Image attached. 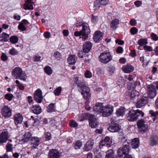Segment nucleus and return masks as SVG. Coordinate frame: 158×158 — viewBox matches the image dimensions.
<instances>
[{
	"mask_svg": "<svg viewBox=\"0 0 158 158\" xmlns=\"http://www.w3.org/2000/svg\"><path fill=\"white\" fill-rule=\"evenodd\" d=\"M94 111L98 112L103 117H106L110 115L113 111V106L110 104L104 106L101 103H96L93 107Z\"/></svg>",
	"mask_w": 158,
	"mask_h": 158,
	"instance_id": "obj_1",
	"label": "nucleus"
},
{
	"mask_svg": "<svg viewBox=\"0 0 158 158\" xmlns=\"http://www.w3.org/2000/svg\"><path fill=\"white\" fill-rule=\"evenodd\" d=\"M140 115H141L142 117H143L144 114L141 110H131L128 113L127 117L129 121H135L138 118V117L140 116Z\"/></svg>",
	"mask_w": 158,
	"mask_h": 158,
	"instance_id": "obj_2",
	"label": "nucleus"
},
{
	"mask_svg": "<svg viewBox=\"0 0 158 158\" xmlns=\"http://www.w3.org/2000/svg\"><path fill=\"white\" fill-rule=\"evenodd\" d=\"M12 75L15 78L19 79L24 81H25L27 79L26 75L25 72L19 67H16L13 69Z\"/></svg>",
	"mask_w": 158,
	"mask_h": 158,
	"instance_id": "obj_3",
	"label": "nucleus"
},
{
	"mask_svg": "<svg viewBox=\"0 0 158 158\" xmlns=\"http://www.w3.org/2000/svg\"><path fill=\"white\" fill-rule=\"evenodd\" d=\"M98 59L100 62L106 64L112 60V57L109 52H103L100 54Z\"/></svg>",
	"mask_w": 158,
	"mask_h": 158,
	"instance_id": "obj_4",
	"label": "nucleus"
},
{
	"mask_svg": "<svg viewBox=\"0 0 158 158\" xmlns=\"http://www.w3.org/2000/svg\"><path fill=\"white\" fill-rule=\"evenodd\" d=\"M79 90L81 92V94L85 99H89L90 96L89 88L83 84V85H81L78 88Z\"/></svg>",
	"mask_w": 158,
	"mask_h": 158,
	"instance_id": "obj_5",
	"label": "nucleus"
},
{
	"mask_svg": "<svg viewBox=\"0 0 158 158\" xmlns=\"http://www.w3.org/2000/svg\"><path fill=\"white\" fill-rule=\"evenodd\" d=\"M87 116L89 118L90 126L92 128H95L97 127L98 124L95 117L89 114H87Z\"/></svg>",
	"mask_w": 158,
	"mask_h": 158,
	"instance_id": "obj_6",
	"label": "nucleus"
},
{
	"mask_svg": "<svg viewBox=\"0 0 158 158\" xmlns=\"http://www.w3.org/2000/svg\"><path fill=\"white\" fill-rule=\"evenodd\" d=\"M34 100L38 103H41L43 100V97L42 95L41 90L39 89L36 90L34 94Z\"/></svg>",
	"mask_w": 158,
	"mask_h": 158,
	"instance_id": "obj_7",
	"label": "nucleus"
},
{
	"mask_svg": "<svg viewBox=\"0 0 158 158\" xmlns=\"http://www.w3.org/2000/svg\"><path fill=\"white\" fill-rule=\"evenodd\" d=\"M138 127L141 132H144L146 131L148 128V126L144 120L141 119L137 122Z\"/></svg>",
	"mask_w": 158,
	"mask_h": 158,
	"instance_id": "obj_8",
	"label": "nucleus"
},
{
	"mask_svg": "<svg viewBox=\"0 0 158 158\" xmlns=\"http://www.w3.org/2000/svg\"><path fill=\"white\" fill-rule=\"evenodd\" d=\"M129 146L127 145H124L123 147L119 148L117 154L120 157L123 156V155L127 154L129 152Z\"/></svg>",
	"mask_w": 158,
	"mask_h": 158,
	"instance_id": "obj_9",
	"label": "nucleus"
},
{
	"mask_svg": "<svg viewBox=\"0 0 158 158\" xmlns=\"http://www.w3.org/2000/svg\"><path fill=\"white\" fill-rule=\"evenodd\" d=\"M112 143V140L110 137L108 136H106L100 143L99 148H101L103 146L108 148L111 146Z\"/></svg>",
	"mask_w": 158,
	"mask_h": 158,
	"instance_id": "obj_10",
	"label": "nucleus"
},
{
	"mask_svg": "<svg viewBox=\"0 0 158 158\" xmlns=\"http://www.w3.org/2000/svg\"><path fill=\"white\" fill-rule=\"evenodd\" d=\"M148 89V95L151 98H153L156 94L155 88H153V86L152 85H147Z\"/></svg>",
	"mask_w": 158,
	"mask_h": 158,
	"instance_id": "obj_11",
	"label": "nucleus"
},
{
	"mask_svg": "<svg viewBox=\"0 0 158 158\" xmlns=\"http://www.w3.org/2000/svg\"><path fill=\"white\" fill-rule=\"evenodd\" d=\"M2 114L5 118H8L11 115V111L8 106H5L2 109Z\"/></svg>",
	"mask_w": 158,
	"mask_h": 158,
	"instance_id": "obj_12",
	"label": "nucleus"
},
{
	"mask_svg": "<svg viewBox=\"0 0 158 158\" xmlns=\"http://www.w3.org/2000/svg\"><path fill=\"white\" fill-rule=\"evenodd\" d=\"M40 139L37 137H33L31 142V148L32 149L36 148L40 144Z\"/></svg>",
	"mask_w": 158,
	"mask_h": 158,
	"instance_id": "obj_13",
	"label": "nucleus"
},
{
	"mask_svg": "<svg viewBox=\"0 0 158 158\" xmlns=\"http://www.w3.org/2000/svg\"><path fill=\"white\" fill-rule=\"evenodd\" d=\"M60 155L59 152L57 149H52L49 151V158H59Z\"/></svg>",
	"mask_w": 158,
	"mask_h": 158,
	"instance_id": "obj_14",
	"label": "nucleus"
},
{
	"mask_svg": "<svg viewBox=\"0 0 158 158\" xmlns=\"http://www.w3.org/2000/svg\"><path fill=\"white\" fill-rule=\"evenodd\" d=\"M148 102V98L147 97H143L136 103V106L137 108H140L147 103Z\"/></svg>",
	"mask_w": 158,
	"mask_h": 158,
	"instance_id": "obj_15",
	"label": "nucleus"
},
{
	"mask_svg": "<svg viewBox=\"0 0 158 158\" xmlns=\"http://www.w3.org/2000/svg\"><path fill=\"white\" fill-rule=\"evenodd\" d=\"M8 134L7 131L2 132L0 135V143L2 144L6 142L9 138Z\"/></svg>",
	"mask_w": 158,
	"mask_h": 158,
	"instance_id": "obj_16",
	"label": "nucleus"
},
{
	"mask_svg": "<svg viewBox=\"0 0 158 158\" xmlns=\"http://www.w3.org/2000/svg\"><path fill=\"white\" fill-rule=\"evenodd\" d=\"M102 33L99 31H96L94 33L93 39L96 42H98L100 41L102 38Z\"/></svg>",
	"mask_w": 158,
	"mask_h": 158,
	"instance_id": "obj_17",
	"label": "nucleus"
},
{
	"mask_svg": "<svg viewBox=\"0 0 158 158\" xmlns=\"http://www.w3.org/2000/svg\"><path fill=\"white\" fill-rule=\"evenodd\" d=\"M122 70L125 73H129L134 70V67L130 64H127L122 67Z\"/></svg>",
	"mask_w": 158,
	"mask_h": 158,
	"instance_id": "obj_18",
	"label": "nucleus"
},
{
	"mask_svg": "<svg viewBox=\"0 0 158 158\" xmlns=\"http://www.w3.org/2000/svg\"><path fill=\"white\" fill-rule=\"evenodd\" d=\"M94 143V141L93 140L87 142L84 147V150L89 151L90 150L93 148Z\"/></svg>",
	"mask_w": 158,
	"mask_h": 158,
	"instance_id": "obj_19",
	"label": "nucleus"
},
{
	"mask_svg": "<svg viewBox=\"0 0 158 158\" xmlns=\"http://www.w3.org/2000/svg\"><path fill=\"white\" fill-rule=\"evenodd\" d=\"M119 24V21L118 19H114L111 21L110 27L111 29L115 30L118 27Z\"/></svg>",
	"mask_w": 158,
	"mask_h": 158,
	"instance_id": "obj_20",
	"label": "nucleus"
},
{
	"mask_svg": "<svg viewBox=\"0 0 158 158\" xmlns=\"http://www.w3.org/2000/svg\"><path fill=\"white\" fill-rule=\"evenodd\" d=\"M119 125L116 123L111 125L108 128V130L112 132H118L119 131Z\"/></svg>",
	"mask_w": 158,
	"mask_h": 158,
	"instance_id": "obj_21",
	"label": "nucleus"
},
{
	"mask_svg": "<svg viewBox=\"0 0 158 158\" xmlns=\"http://www.w3.org/2000/svg\"><path fill=\"white\" fill-rule=\"evenodd\" d=\"M15 123L16 125L22 122L23 117L22 115L19 114H16L14 116Z\"/></svg>",
	"mask_w": 158,
	"mask_h": 158,
	"instance_id": "obj_22",
	"label": "nucleus"
},
{
	"mask_svg": "<svg viewBox=\"0 0 158 158\" xmlns=\"http://www.w3.org/2000/svg\"><path fill=\"white\" fill-rule=\"evenodd\" d=\"M33 3L32 0H27L24 4V9L25 10H32L33 9V7L32 4Z\"/></svg>",
	"mask_w": 158,
	"mask_h": 158,
	"instance_id": "obj_23",
	"label": "nucleus"
},
{
	"mask_svg": "<svg viewBox=\"0 0 158 158\" xmlns=\"http://www.w3.org/2000/svg\"><path fill=\"white\" fill-rule=\"evenodd\" d=\"M92 44L91 43L87 42L85 43L83 46V50L85 53H88L91 49Z\"/></svg>",
	"mask_w": 158,
	"mask_h": 158,
	"instance_id": "obj_24",
	"label": "nucleus"
},
{
	"mask_svg": "<svg viewBox=\"0 0 158 158\" xmlns=\"http://www.w3.org/2000/svg\"><path fill=\"white\" fill-rule=\"evenodd\" d=\"M77 61V57L75 55L69 56L67 59L68 63L71 64H74Z\"/></svg>",
	"mask_w": 158,
	"mask_h": 158,
	"instance_id": "obj_25",
	"label": "nucleus"
},
{
	"mask_svg": "<svg viewBox=\"0 0 158 158\" xmlns=\"http://www.w3.org/2000/svg\"><path fill=\"white\" fill-rule=\"evenodd\" d=\"M32 110L33 113L36 114H39L42 112L41 107L37 105L33 106L32 108Z\"/></svg>",
	"mask_w": 158,
	"mask_h": 158,
	"instance_id": "obj_26",
	"label": "nucleus"
},
{
	"mask_svg": "<svg viewBox=\"0 0 158 158\" xmlns=\"http://www.w3.org/2000/svg\"><path fill=\"white\" fill-rule=\"evenodd\" d=\"M31 135L30 132L26 133L22 136L21 140L23 142H27L31 138Z\"/></svg>",
	"mask_w": 158,
	"mask_h": 158,
	"instance_id": "obj_27",
	"label": "nucleus"
},
{
	"mask_svg": "<svg viewBox=\"0 0 158 158\" xmlns=\"http://www.w3.org/2000/svg\"><path fill=\"white\" fill-rule=\"evenodd\" d=\"M139 142L138 138L133 139L131 142V145L132 148H136L138 147L139 145Z\"/></svg>",
	"mask_w": 158,
	"mask_h": 158,
	"instance_id": "obj_28",
	"label": "nucleus"
},
{
	"mask_svg": "<svg viewBox=\"0 0 158 158\" xmlns=\"http://www.w3.org/2000/svg\"><path fill=\"white\" fill-rule=\"evenodd\" d=\"M9 35L5 33H3L0 37V41L2 42H6L8 39Z\"/></svg>",
	"mask_w": 158,
	"mask_h": 158,
	"instance_id": "obj_29",
	"label": "nucleus"
},
{
	"mask_svg": "<svg viewBox=\"0 0 158 158\" xmlns=\"http://www.w3.org/2000/svg\"><path fill=\"white\" fill-rule=\"evenodd\" d=\"M81 33H89L90 32L88 24L87 23H83L82 24V28L81 30Z\"/></svg>",
	"mask_w": 158,
	"mask_h": 158,
	"instance_id": "obj_30",
	"label": "nucleus"
},
{
	"mask_svg": "<svg viewBox=\"0 0 158 158\" xmlns=\"http://www.w3.org/2000/svg\"><path fill=\"white\" fill-rule=\"evenodd\" d=\"M74 81L75 84H77L78 87L81 86V85H83L84 83L82 82L81 78L75 77L74 79Z\"/></svg>",
	"mask_w": 158,
	"mask_h": 158,
	"instance_id": "obj_31",
	"label": "nucleus"
},
{
	"mask_svg": "<svg viewBox=\"0 0 158 158\" xmlns=\"http://www.w3.org/2000/svg\"><path fill=\"white\" fill-rule=\"evenodd\" d=\"M125 109L124 107H120L116 112V114L118 116H121L123 115L125 113Z\"/></svg>",
	"mask_w": 158,
	"mask_h": 158,
	"instance_id": "obj_32",
	"label": "nucleus"
},
{
	"mask_svg": "<svg viewBox=\"0 0 158 158\" xmlns=\"http://www.w3.org/2000/svg\"><path fill=\"white\" fill-rule=\"evenodd\" d=\"M139 94V92L136 90H134L131 91L129 94L130 99H134L136 97H138Z\"/></svg>",
	"mask_w": 158,
	"mask_h": 158,
	"instance_id": "obj_33",
	"label": "nucleus"
},
{
	"mask_svg": "<svg viewBox=\"0 0 158 158\" xmlns=\"http://www.w3.org/2000/svg\"><path fill=\"white\" fill-rule=\"evenodd\" d=\"M13 145L12 143L8 142L6 146V153L8 152H12L13 150Z\"/></svg>",
	"mask_w": 158,
	"mask_h": 158,
	"instance_id": "obj_34",
	"label": "nucleus"
},
{
	"mask_svg": "<svg viewBox=\"0 0 158 158\" xmlns=\"http://www.w3.org/2000/svg\"><path fill=\"white\" fill-rule=\"evenodd\" d=\"M148 40L147 39H141L138 41V44L140 46H143L148 44Z\"/></svg>",
	"mask_w": 158,
	"mask_h": 158,
	"instance_id": "obj_35",
	"label": "nucleus"
},
{
	"mask_svg": "<svg viewBox=\"0 0 158 158\" xmlns=\"http://www.w3.org/2000/svg\"><path fill=\"white\" fill-rule=\"evenodd\" d=\"M10 42L13 44L17 43L18 41V38L15 35L11 36L10 39Z\"/></svg>",
	"mask_w": 158,
	"mask_h": 158,
	"instance_id": "obj_36",
	"label": "nucleus"
},
{
	"mask_svg": "<svg viewBox=\"0 0 158 158\" xmlns=\"http://www.w3.org/2000/svg\"><path fill=\"white\" fill-rule=\"evenodd\" d=\"M45 72L48 75L51 74L52 73V70L51 68L49 66H46L44 68Z\"/></svg>",
	"mask_w": 158,
	"mask_h": 158,
	"instance_id": "obj_37",
	"label": "nucleus"
},
{
	"mask_svg": "<svg viewBox=\"0 0 158 158\" xmlns=\"http://www.w3.org/2000/svg\"><path fill=\"white\" fill-rule=\"evenodd\" d=\"M48 111L49 112H51L54 111V104L53 103L50 104L48 107Z\"/></svg>",
	"mask_w": 158,
	"mask_h": 158,
	"instance_id": "obj_38",
	"label": "nucleus"
},
{
	"mask_svg": "<svg viewBox=\"0 0 158 158\" xmlns=\"http://www.w3.org/2000/svg\"><path fill=\"white\" fill-rule=\"evenodd\" d=\"M101 5L98 0H96L94 3V9H98Z\"/></svg>",
	"mask_w": 158,
	"mask_h": 158,
	"instance_id": "obj_39",
	"label": "nucleus"
},
{
	"mask_svg": "<svg viewBox=\"0 0 158 158\" xmlns=\"http://www.w3.org/2000/svg\"><path fill=\"white\" fill-rule=\"evenodd\" d=\"M82 143L79 140L77 141L74 144V147L76 149H79L82 146Z\"/></svg>",
	"mask_w": 158,
	"mask_h": 158,
	"instance_id": "obj_40",
	"label": "nucleus"
},
{
	"mask_svg": "<svg viewBox=\"0 0 158 158\" xmlns=\"http://www.w3.org/2000/svg\"><path fill=\"white\" fill-rule=\"evenodd\" d=\"M54 56L55 58L58 60H60L62 58L61 54L58 52H56L54 53Z\"/></svg>",
	"mask_w": 158,
	"mask_h": 158,
	"instance_id": "obj_41",
	"label": "nucleus"
},
{
	"mask_svg": "<svg viewBox=\"0 0 158 158\" xmlns=\"http://www.w3.org/2000/svg\"><path fill=\"white\" fill-rule=\"evenodd\" d=\"M62 90V88L60 86L57 88L54 92V94L56 96H58L60 94Z\"/></svg>",
	"mask_w": 158,
	"mask_h": 158,
	"instance_id": "obj_42",
	"label": "nucleus"
},
{
	"mask_svg": "<svg viewBox=\"0 0 158 158\" xmlns=\"http://www.w3.org/2000/svg\"><path fill=\"white\" fill-rule=\"evenodd\" d=\"M9 53L12 55H17L18 54V52L15 49L13 48L9 50Z\"/></svg>",
	"mask_w": 158,
	"mask_h": 158,
	"instance_id": "obj_43",
	"label": "nucleus"
},
{
	"mask_svg": "<svg viewBox=\"0 0 158 158\" xmlns=\"http://www.w3.org/2000/svg\"><path fill=\"white\" fill-rule=\"evenodd\" d=\"M158 139L152 138L150 140V144L152 146L156 145L157 143Z\"/></svg>",
	"mask_w": 158,
	"mask_h": 158,
	"instance_id": "obj_44",
	"label": "nucleus"
},
{
	"mask_svg": "<svg viewBox=\"0 0 158 158\" xmlns=\"http://www.w3.org/2000/svg\"><path fill=\"white\" fill-rule=\"evenodd\" d=\"M114 153L112 150L110 151L106 155V158H114Z\"/></svg>",
	"mask_w": 158,
	"mask_h": 158,
	"instance_id": "obj_45",
	"label": "nucleus"
},
{
	"mask_svg": "<svg viewBox=\"0 0 158 158\" xmlns=\"http://www.w3.org/2000/svg\"><path fill=\"white\" fill-rule=\"evenodd\" d=\"M92 58V55H86V56H85V62H89Z\"/></svg>",
	"mask_w": 158,
	"mask_h": 158,
	"instance_id": "obj_46",
	"label": "nucleus"
},
{
	"mask_svg": "<svg viewBox=\"0 0 158 158\" xmlns=\"http://www.w3.org/2000/svg\"><path fill=\"white\" fill-rule=\"evenodd\" d=\"M89 33H81V36L82 40L85 41L87 40L88 38V34Z\"/></svg>",
	"mask_w": 158,
	"mask_h": 158,
	"instance_id": "obj_47",
	"label": "nucleus"
},
{
	"mask_svg": "<svg viewBox=\"0 0 158 158\" xmlns=\"http://www.w3.org/2000/svg\"><path fill=\"white\" fill-rule=\"evenodd\" d=\"M85 75L86 78H90L92 77V73L88 70H86L85 72Z\"/></svg>",
	"mask_w": 158,
	"mask_h": 158,
	"instance_id": "obj_48",
	"label": "nucleus"
},
{
	"mask_svg": "<svg viewBox=\"0 0 158 158\" xmlns=\"http://www.w3.org/2000/svg\"><path fill=\"white\" fill-rule=\"evenodd\" d=\"M70 126L73 127H76L78 126V124L74 121L71 120L69 123Z\"/></svg>",
	"mask_w": 158,
	"mask_h": 158,
	"instance_id": "obj_49",
	"label": "nucleus"
},
{
	"mask_svg": "<svg viewBox=\"0 0 158 158\" xmlns=\"http://www.w3.org/2000/svg\"><path fill=\"white\" fill-rule=\"evenodd\" d=\"M13 96L12 94H6L5 96V98L9 101L11 100Z\"/></svg>",
	"mask_w": 158,
	"mask_h": 158,
	"instance_id": "obj_50",
	"label": "nucleus"
},
{
	"mask_svg": "<svg viewBox=\"0 0 158 158\" xmlns=\"http://www.w3.org/2000/svg\"><path fill=\"white\" fill-rule=\"evenodd\" d=\"M18 28L22 31H24L26 29V27L23 23H20L18 27Z\"/></svg>",
	"mask_w": 158,
	"mask_h": 158,
	"instance_id": "obj_51",
	"label": "nucleus"
},
{
	"mask_svg": "<svg viewBox=\"0 0 158 158\" xmlns=\"http://www.w3.org/2000/svg\"><path fill=\"white\" fill-rule=\"evenodd\" d=\"M45 137L47 140H50L52 138L50 133L48 132H46L45 133Z\"/></svg>",
	"mask_w": 158,
	"mask_h": 158,
	"instance_id": "obj_52",
	"label": "nucleus"
},
{
	"mask_svg": "<svg viewBox=\"0 0 158 158\" xmlns=\"http://www.w3.org/2000/svg\"><path fill=\"white\" fill-rule=\"evenodd\" d=\"M143 49L148 52H151L152 50V48L151 46H148L146 45L143 47Z\"/></svg>",
	"mask_w": 158,
	"mask_h": 158,
	"instance_id": "obj_53",
	"label": "nucleus"
},
{
	"mask_svg": "<svg viewBox=\"0 0 158 158\" xmlns=\"http://www.w3.org/2000/svg\"><path fill=\"white\" fill-rule=\"evenodd\" d=\"M130 32L132 35H135L138 32V30L135 27H133L130 29Z\"/></svg>",
	"mask_w": 158,
	"mask_h": 158,
	"instance_id": "obj_54",
	"label": "nucleus"
},
{
	"mask_svg": "<svg viewBox=\"0 0 158 158\" xmlns=\"http://www.w3.org/2000/svg\"><path fill=\"white\" fill-rule=\"evenodd\" d=\"M92 22L94 23H97L98 20V17L97 16H94L93 15H92Z\"/></svg>",
	"mask_w": 158,
	"mask_h": 158,
	"instance_id": "obj_55",
	"label": "nucleus"
},
{
	"mask_svg": "<svg viewBox=\"0 0 158 158\" xmlns=\"http://www.w3.org/2000/svg\"><path fill=\"white\" fill-rule=\"evenodd\" d=\"M149 112L152 116L154 117L158 116V111L154 112L153 110H150L149 111Z\"/></svg>",
	"mask_w": 158,
	"mask_h": 158,
	"instance_id": "obj_56",
	"label": "nucleus"
},
{
	"mask_svg": "<svg viewBox=\"0 0 158 158\" xmlns=\"http://www.w3.org/2000/svg\"><path fill=\"white\" fill-rule=\"evenodd\" d=\"M1 59L2 60L5 61L8 59V57L5 53H3L1 56Z\"/></svg>",
	"mask_w": 158,
	"mask_h": 158,
	"instance_id": "obj_57",
	"label": "nucleus"
},
{
	"mask_svg": "<svg viewBox=\"0 0 158 158\" xmlns=\"http://www.w3.org/2000/svg\"><path fill=\"white\" fill-rule=\"evenodd\" d=\"M151 36L153 40L157 41L158 40V37L157 35L154 33H152L151 35Z\"/></svg>",
	"mask_w": 158,
	"mask_h": 158,
	"instance_id": "obj_58",
	"label": "nucleus"
},
{
	"mask_svg": "<svg viewBox=\"0 0 158 158\" xmlns=\"http://www.w3.org/2000/svg\"><path fill=\"white\" fill-rule=\"evenodd\" d=\"M86 54L85 53L83 50L82 51H79L78 52V56L80 58H82L83 57V56Z\"/></svg>",
	"mask_w": 158,
	"mask_h": 158,
	"instance_id": "obj_59",
	"label": "nucleus"
},
{
	"mask_svg": "<svg viewBox=\"0 0 158 158\" xmlns=\"http://www.w3.org/2000/svg\"><path fill=\"white\" fill-rule=\"evenodd\" d=\"M102 5L105 6L108 4V0H98Z\"/></svg>",
	"mask_w": 158,
	"mask_h": 158,
	"instance_id": "obj_60",
	"label": "nucleus"
},
{
	"mask_svg": "<svg viewBox=\"0 0 158 158\" xmlns=\"http://www.w3.org/2000/svg\"><path fill=\"white\" fill-rule=\"evenodd\" d=\"M130 23L132 26H135L137 23L136 21L134 19H131L130 21Z\"/></svg>",
	"mask_w": 158,
	"mask_h": 158,
	"instance_id": "obj_61",
	"label": "nucleus"
},
{
	"mask_svg": "<svg viewBox=\"0 0 158 158\" xmlns=\"http://www.w3.org/2000/svg\"><path fill=\"white\" fill-rule=\"evenodd\" d=\"M50 121H49V123L52 126H55L56 125L55 123V120L53 118H51L50 119Z\"/></svg>",
	"mask_w": 158,
	"mask_h": 158,
	"instance_id": "obj_62",
	"label": "nucleus"
},
{
	"mask_svg": "<svg viewBox=\"0 0 158 158\" xmlns=\"http://www.w3.org/2000/svg\"><path fill=\"white\" fill-rule=\"evenodd\" d=\"M81 31H76L74 32V35L76 36H80V38H81Z\"/></svg>",
	"mask_w": 158,
	"mask_h": 158,
	"instance_id": "obj_63",
	"label": "nucleus"
},
{
	"mask_svg": "<svg viewBox=\"0 0 158 158\" xmlns=\"http://www.w3.org/2000/svg\"><path fill=\"white\" fill-rule=\"evenodd\" d=\"M44 36L45 38H49L50 37V34L48 32H46L44 34Z\"/></svg>",
	"mask_w": 158,
	"mask_h": 158,
	"instance_id": "obj_64",
	"label": "nucleus"
}]
</instances>
